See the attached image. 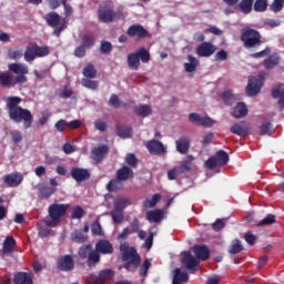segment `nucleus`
Here are the masks:
<instances>
[{
  "label": "nucleus",
  "mask_w": 284,
  "mask_h": 284,
  "mask_svg": "<svg viewBox=\"0 0 284 284\" xmlns=\"http://www.w3.org/2000/svg\"><path fill=\"white\" fill-rule=\"evenodd\" d=\"M9 71L0 72V85L2 88H14V85H23L28 83V77L30 69L28 65L19 62L8 64Z\"/></svg>",
  "instance_id": "obj_1"
},
{
  "label": "nucleus",
  "mask_w": 284,
  "mask_h": 284,
  "mask_svg": "<svg viewBox=\"0 0 284 284\" xmlns=\"http://www.w3.org/2000/svg\"><path fill=\"white\" fill-rule=\"evenodd\" d=\"M4 101L7 103L9 119L13 121V123H23L26 130L32 128V123L34 122L32 112L20 106L23 99L20 97H8Z\"/></svg>",
  "instance_id": "obj_2"
},
{
  "label": "nucleus",
  "mask_w": 284,
  "mask_h": 284,
  "mask_svg": "<svg viewBox=\"0 0 284 284\" xmlns=\"http://www.w3.org/2000/svg\"><path fill=\"white\" fill-rule=\"evenodd\" d=\"M120 252L122 254L123 267L128 272H134L141 265V255L136 252L134 246H130V243L124 242L120 245Z\"/></svg>",
  "instance_id": "obj_3"
},
{
  "label": "nucleus",
  "mask_w": 284,
  "mask_h": 284,
  "mask_svg": "<svg viewBox=\"0 0 284 284\" xmlns=\"http://www.w3.org/2000/svg\"><path fill=\"white\" fill-rule=\"evenodd\" d=\"M152 55L150 51L145 49V47H140L135 50V52L130 53L126 57L128 65L131 70H139L142 63H150Z\"/></svg>",
  "instance_id": "obj_4"
},
{
  "label": "nucleus",
  "mask_w": 284,
  "mask_h": 284,
  "mask_svg": "<svg viewBox=\"0 0 284 284\" xmlns=\"http://www.w3.org/2000/svg\"><path fill=\"white\" fill-rule=\"evenodd\" d=\"M78 256L80 261H87L88 267H97L101 263V255H99L92 247V244H84L79 247Z\"/></svg>",
  "instance_id": "obj_5"
},
{
  "label": "nucleus",
  "mask_w": 284,
  "mask_h": 284,
  "mask_svg": "<svg viewBox=\"0 0 284 284\" xmlns=\"http://www.w3.org/2000/svg\"><path fill=\"white\" fill-rule=\"evenodd\" d=\"M70 207V204H51L49 206V216L51 220L45 221L48 227H57L61 223V217L64 216Z\"/></svg>",
  "instance_id": "obj_6"
},
{
  "label": "nucleus",
  "mask_w": 284,
  "mask_h": 284,
  "mask_svg": "<svg viewBox=\"0 0 284 284\" xmlns=\"http://www.w3.org/2000/svg\"><path fill=\"white\" fill-rule=\"evenodd\" d=\"M241 41L244 43V48H246V50L260 48V45L263 44L261 33L251 28L242 29Z\"/></svg>",
  "instance_id": "obj_7"
},
{
  "label": "nucleus",
  "mask_w": 284,
  "mask_h": 284,
  "mask_svg": "<svg viewBox=\"0 0 284 284\" xmlns=\"http://www.w3.org/2000/svg\"><path fill=\"white\" fill-rule=\"evenodd\" d=\"M123 12H116L110 4H102L98 9V19L102 23H112L119 19H122Z\"/></svg>",
  "instance_id": "obj_8"
},
{
  "label": "nucleus",
  "mask_w": 284,
  "mask_h": 284,
  "mask_svg": "<svg viewBox=\"0 0 284 284\" xmlns=\"http://www.w3.org/2000/svg\"><path fill=\"white\" fill-rule=\"evenodd\" d=\"M230 161V155L227 152L220 150L216 152L215 156H211L205 162V168L207 170H216V168H223V165H227Z\"/></svg>",
  "instance_id": "obj_9"
},
{
  "label": "nucleus",
  "mask_w": 284,
  "mask_h": 284,
  "mask_svg": "<svg viewBox=\"0 0 284 284\" xmlns=\"http://www.w3.org/2000/svg\"><path fill=\"white\" fill-rule=\"evenodd\" d=\"M71 178L73 181H77V183H83L85 181H90V171L88 169L79 168V166H73L71 169Z\"/></svg>",
  "instance_id": "obj_10"
},
{
  "label": "nucleus",
  "mask_w": 284,
  "mask_h": 284,
  "mask_svg": "<svg viewBox=\"0 0 284 284\" xmlns=\"http://www.w3.org/2000/svg\"><path fill=\"white\" fill-rule=\"evenodd\" d=\"M271 97L272 99L277 100V108L280 112H283L284 111V84L280 83L274 85L271 89Z\"/></svg>",
  "instance_id": "obj_11"
},
{
  "label": "nucleus",
  "mask_w": 284,
  "mask_h": 284,
  "mask_svg": "<svg viewBox=\"0 0 284 284\" xmlns=\"http://www.w3.org/2000/svg\"><path fill=\"white\" fill-rule=\"evenodd\" d=\"M217 48L212 42H202L195 50L197 57L207 59L215 54Z\"/></svg>",
  "instance_id": "obj_12"
},
{
  "label": "nucleus",
  "mask_w": 284,
  "mask_h": 284,
  "mask_svg": "<svg viewBox=\"0 0 284 284\" xmlns=\"http://www.w3.org/2000/svg\"><path fill=\"white\" fill-rule=\"evenodd\" d=\"M110 152V146L106 144H101L98 148L91 150V159L97 163H101Z\"/></svg>",
  "instance_id": "obj_13"
},
{
  "label": "nucleus",
  "mask_w": 284,
  "mask_h": 284,
  "mask_svg": "<svg viewBox=\"0 0 284 284\" xmlns=\"http://www.w3.org/2000/svg\"><path fill=\"white\" fill-rule=\"evenodd\" d=\"M146 150H149L150 154H153L154 156H161V154H165V152H168L165 145L158 140H150L146 142Z\"/></svg>",
  "instance_id": "obj_14"
},
{
  "label": "nucleus",
  "mask_w": 284,
  "mask_h": 284,
  "mask_svg": "<svg viewBox=\"0 0 284 284\" xmlns=\"http://www.w3.org/2000/svg\"><path fill=\"white\" fill-rule=\"evenodd\" d=\"M95 252L99 256L114 254V246L108 240H99L95 243Z\"/></svg>",
  "instance_id": "obj_15"
},
{
  "label": "nucleus",
  "mask_w": 284,
  "mask_h": 284,
  "mask_svg": "<svg viewBox=\"0 0 284 284\" xmlns=\"http://www.w3.org/2000/svg\"><path fill=\"white\" fill-rule=\"evenodd\" d=\"M189 121L191 123H196V125H202L203 128H212L214 125V120L210 116H201L199 113H191L189 115Z\"/></svg>",
  "instance_id": "obj_16"
},
{
  "label": "nucleus",
  "mask_w": 284,
  "mask_h": 284,
  "mask_svg": "<svg viewBox=\"0 0 284 284\" xmlns=\"http://www.w3.org/2000/svg\"><path fill=\"white\" fill-rule=\"evenodd\" d=\"M58 267L61 272H72L74 270V258H72V255L67 254L59 257Z\"/></svg>",
  "instance_id": "obj_17"
},
{
  "label": "nucleus",
  "mask_w": 284,
  "mask_h": 284,
  "mask_svg": "<svg viewBox=\"0 0 284 284\" xmlns=\"http://www.w3.org/2000/svg\"><path fill=\"white\" fill-rule=\"evenodd\" d=\"M193 253L197 261H209L210 260V247L205 244H195L193 246Z\"/></svg>",
  "instance_id": "obj_18"
},
{
  "label": "nucleus",
  "mask_w": 284,
  "mask_h": 284,
  "mask_svg": "<svg viewBox=\"0 0 284 284\" xmlns=\"http://www.w3.org/2000/svg\"><path fill=\"white\" fill-rule=\"evenodd\" d=\"M258 92H261V80L255 77H250L246 85V94L248 97H256Z\"/></svg>",
  "instance_id": "obj_19"
},
{
  "label": "nucleus",
  "mask_w": 284,
  "mask_h": 284,
  "mask_svg": "<svg viewBox=\"0 0 284 284\" xmlns=\"http://www.w3.org/2000/svg\"><path fill=\"white\" fill-rule=\"evenodd\" d=\"M182 262L184 263L185 267L189 270L191 274H194L196 270H199V265H201V262L196 260L192 254L185 253Z\"/></svg>",
  "instance_id": "obj_20"
},
{
  "label": "nucleus",
  "mask_w": 284,
  "mask_h": 284,
  "mask_svg": "<svg viewBox=\"0 0 284 284\" xmlns=\"http://www.w3.org/2000/svg\"><path fill=\"white\" fill-rule=\"evenodd\" d=\"M129 37H138V39H145L148 37V30L144 26L133 24L126 30Z\"/></svg>",
  "instance_id": "obj_21"
},
{
  "label": "nucleus",
  "mask_w": 284,
  "mask_h": 284,
  "mask_svg": "<svg viewBox=\"0 0 284 284\" xmlns=\"http://www.w3.org/2000/svg\"><path fill=\"white\" fill-rule=\"evenodd\" d=\"M194 165V155H185L179 166V174H187V172H192V168Z\"/></svg>",
  "instance_id": "obj_22"
},
{
  "label": "nucleus",
  "mask_w": 284,
  "mask_h": 284,
  "mask_svg": "<svg viewBox=\"0 0 284 284\" xmlns=\"http://www.w3.org/2000/svg\"><path fill=\"white\" fill-rule=\"evenodd\" d=\"M187 61L189 62L184 63V71L190 77H194V74H196V68L201 65V62L194 55H187Z\"/></svg>",
  "instance_id": "obj_23"
},
{
  "label": "nucleus",
  "mask_w": 284,
  "mask_h": 284,
  "mask_svg": "<svg viewBox=\"0 0 284 284\" xmlns=\"http://www.w3.org/2000/svg\"><path fill=\"white\" fill-rule=\"evenodd\" d=\"M22 181L23 175L19 173H11L4 176V185H7V187H18V185H21Z\"/></svg>",
  "instance_id": "obj_24"
},
{
  "label": "nucleus",
  "mask_w": 284,
  "mask_h": 284,
  "mask_svg": "<svg viewBox=\"0 0 284 284\" xmlns=\"http://www.w3.org/2000/svg\"><path fill=\"white\" fill-rule=\"evenodd\" d=\"M44 21H47V24L50 28H58V26H61V22L63 21L59 13L51 11L44 16Z\"/></svg>",
  "instance_id": "obj_25"
},
{
  "label": "nucleus",
  "mask_w": 284,
  "mask_h": 284,
  "mask_svg": "<svg viewBox=\"0 0 284 284\" xmlns=\"http://www.w3.org/2000/svg\"><path fill=\"white\" fill-rule=\"evenodd\" d=\"M230 132H232V134H236L237 136L245 138L247 134H250V128L244 122L235 123L230 128Z\"/></svg>",
  "instance_id": "obj_26"
},
{
  "label": "nucleus",
  "mask_w": 284,
  "mask_h": 284,
  "mask_svg": "<svg viewBox=\"0 0 284 284\" xmlns=\"http://www.w3.org/2000/svg\"><path fill=\"white\" fill-rule=\"evenodd\" d=\"M116 178L122 182L134 179V171L130 166L124 165L116 171Z\"/></svg>",
  "instance_id": "obj_27"
},
{
  "label": "nucleus",
  "mask_w": 284,
  "mask_h": 284,
  "mask_svg": "<svg viewBox=\"0 0 284 284\" xmlns=\"http://www.w3.org/2000/svg\"><path fill=\"white\" fill-rule=\"evenodd\" d=\"M54 192H57V187H51L47 183H42L38 186V195L40 199H50Z\"/></svg>",
  "instance_id": "obj_28"
},
{
  "label": "nucleus",
  "mask_w": 284,
  "mask_h": 284,
  "mask_svg": "<svg viewBox=\"0 0 284 284\" xmlns=\"http://www.w3.org/2000/svg\"><path fill=\"white\" fill-rule=\"evenodd\" d=\"M280 63L281 57H278L276 53H273L263 61V67L265 70H274V68L278 67Z\"/></svg>",
  "instance_id": "obj_29"
},
{
  "label": "nucleus",
  "mask_w": 284,
  "mask_h": 284,
  "mask_svg": "<svg viewBox=\"0 0 284 284\" xmlns=\"http://www.w3.org/2000/svg\"><path fill=\"white\" fill-rule=\"evenodd\" d=\"M32 274L27 272H18L13 277L14 284H33Z\"/></svg>",
  "instance_id": "obj_30"
},
{
  "label": "nucleus",
  "mask_w": 284,
  "mask_h": 284,
  "mask_svg": "<svg viewBox=\"0 0 284 284\" xmlns=\"http://www.w3.org/2000/svg\"><path fill=\"white\" fill-rule=\"evenodd\" d=\"M231 115L234 119H244V116H247V105H245L244 102H239L233 109Z\"/></svg>",
  "instance_id": "obj_31"
},
{
  "label": "nucleus",
  "mask_w": 284,
  "mask_h": 284,
  "mask_svg": "<svg viewBox=\"0 0 284 284\" xmlns=\"http://www.w3.org/2000/svg\"><path fill=\"white\" fill-rule=\"evenodd\" d=\"M163 210L161 209H155L153 211H148L146 212V221L150 223H161L163 221Z\"/></svg>",
  "instance_id": "obj_32"
},
{
  "label": "nucleus",
  "mask_w": 284,
  "mask_h": 284,
  "mask_svg": "<svg viewBox=\"0 0 284 284\" xmlns=\"http://www.w3.org/2000/svg\"><path fill=\"white\" fill-rule=\"evenodd\" d=\"M14 247H17V240L12 236H7L2 246V254H12Z\"/></svg>",
  "instance_id": "obj_33"
},
{
  "label": "nucleus",
  "mask_w": 284,
  "mask_h": 284,
  "mask_svg": "<svg viewBox=\"0 0 284 284\" xmlns=\"http://www.w3.org/2000/svg\"><path fill=\"white\" fill-rule=\"evenodd\" d=\"M192 148V140L187 136H182L179 139V153L187 154Z\"/></svg>",
  "instance_id": "obj_34"
},
{
  "label": "nucleus",
  "mask_w": 284,
  "mask_h": 284,
  "mask_svg": "<svg viewBox=\"0 0 284 284\" xmlns=\"http://www.w3.org/2000/svg\"><path fill=\"white\" fill-rule=\"evenodd\" d=\"M237 8L242 14H250L254 10V0H241Z\"/></svg>",
  "instance_id": "obj_35"
},
{
  "label": "nucleus",
  "mask_w": 284,
  "mask_h": 284,
  "mask_svg": "<svg viewBox=\"0 0 284 284\" xmlns=\"http://www.w3.org/2000/svg\"><path fill=\"white\" fill-rule=\"evenodd\" d=\"M71 241L78 245H83L88 241V235L83 234V231H74L71 233Z\"/></svg>",
  "instance_id": "obj_36"
},
{
  "label": "nucleus",
  "mask_w": 284,
  "mask_h": 284,
  "mask_svg": "<svg viewBox=\"0 0 284 284\" xmlns=\"http://www.w3.org/2000/svg\"><path fill=\"white\" fill-rule=\"evenodd\" d=\"M94 43H97V38L92 33H85L82 36V45L90 50V48H94Z\"/></svg>",
  "instance_id": "obj_37"
},
{
  "label": "nucleus",
  "mask_w": 284,
  "mask_h": 284,
  "mask_svg": "<svg viewBox=\"0 0 284 284\" xmlns=\"http://www.w3.org/2000/svg\"><path fill=\"white\" fill-rule=\"evenodd\" d=\"M135 114L145 119L152 114V106L150 104H142L135 109Z\"/></svg>",
  "instance_id": "obj_38"
},
{
  "label": "nucleus",
  "mask_w": 284,
  "mask_h": 284,
  "mask_svg": "<svg viewBox=\"0 0 284 284\" xmlns=\"http://www.w3.org/2000/svg\"><path fill=\"white\" fill-rule=\"evenodd\" d=\"M122 187L123 182L119 180V178L110 180L106 184L108 192H119V190H121Z\"/></svg>",
  "instance_id": "obj_39"
},
{
  "label": "nucleus",
  "mask_w": 284,
  "mask_h": 284,
  "mask_svg": "<svg viewBox=\"0 0 284 284\" xmlns=\"http://www.w3.org/2000/svg\"><path fill=\"white\" fill-rule=\"evenodd\" d=\"M82 74L84 79H97V69L94 68V64L89 63L87 67H84Z\"/></svg>",
  "instance_id": "obj_40"
},
{
  "label": "nucleus",
  "mask_w": 284,
  "mask_h": 284,
  "mask_svg": "<svg viewBox=\"0 0 284 284\" xmlns=\"http://www.w3.org/2000/svg\"><path fill=\"white\" fill-rule=\"evenodd\" d=\"M244 247L243 244L241 243V240L235 239L232 241V244L229 248V253L230 254H241V252H243Z\"/></svg>",
  "instance_id": "obj_41"
},
{
  "label": "nucleus",
  "mask_w": 284,
  "mask_h": 284,
  "mask_svg": "<svg viewBox=\"0 0 284 284\" xmlns=\"http://www.w3.org/2000/svg\"><path fill=\"white\" fill-rule=\"evenodd\" d=\"M98 278L100 283H105V281L114 278V272L111 268L102 270L100 271Z\"/></svg>",
  "instance_id": "obj_42"
},
{
  "label": "nucleus",
  "mask_w": 284,
  "mask_h": 284,
  "mask_svg": "<svg viewBox=\"0 0 284 284\" xmlns=\"http://www.w3.org/2000/svg\"><path fill=\"white\" fill-rule=\"evenodd\" d=\"M81 85L88 90H99V81L92 80L90 78H83L81 80Z\"/></svg>",
  "instance_id": "obj_43"
},
{
  "label": "nucleus",
  "mask_w": 284,
  "mask_h": 284,
  "mask_svg": "<svg viewBox=\"0 0 284 284\" xmlns=\"http://www.w3.org/2000/svg\"><path fill=\"white\" fill-rule=\"evenodd\" d=\"M116 134L121 139H130L132 138V128L130 126H118Z\"/></svg>",
  "instance_id": "obj_44"
},
{
  "label": "nucleus",
  "mask_w": 284,
  "mask_h": 284,
  "mask_svg": "<svg viewBox=\"0 0 284 284\" xmlns=\"http://www.w3.org/2000/svg\"><path fill=\"white\" fill-rule=\"evenodd\" d=\"M33 48H34V53H36L37 58H43V57H48V54H50V49L48 48V45L39 47V45L34 44Z\"/></svg>",
  "instance_id": "obj_45"
},
{
  "label": "nucleus",
  "mask_w": 284,
  "mask_h": 284,
  "mask_svg": "<svg viewBox=\"0 0 284 284\" xmlns=\"http://www.w3.org/2000/svg\"><path fill=\"white\" fill-rule=\"evenodd\" d=\"M253 10L255 12H265L267 10V0H255L253 2Z\"/></svg>",
  "instance_id": "obj_46"
},
{
  "label": "nucleus",
  "mask_w": 284,
  "mask_h": 284,
  "mask_svg": "<svg viewBox=\"0 0 284 284\" xmlns=\"http://www.w3.org/2000/svg\"><path fill=\"white\" fill-rule=\"evenodd\" d=\"M161 201V194L155 193L151 200H145L143 203L144 207H156V203Z\"/></svg>",
  "instance_id": "obj_47"
},
{
  "label": "nucleus",
  "mask_w": 284,
  "mask_h": 284,
  "mask_svg": "<svg viewBox=\"0 0 284 284\" xmlns=\"http://www.w3.org/2000/svg\"><path fill=\"white\" fill-rule=\"evenodd\" d=\"M7 57L11 61H19V59H21L23 57V52L21 50L9 49L7 51Z\"/></svg>",
  "instance_id": "obj_48"
},
{
  "label": "nucleus",
  "mask_w": 284,
  "mask_h": 284,
  "mask_svg": "<svg viewBox=\"0 0 284 284\" xmlns=\"http://www.w3.org/2000/svg\"><path fill=\"white\" fill-rule=\"evenodd\" d=\"M37 59V54L34 53V45L27 47V50L24 52V61L28 63L34 61Z\"/></svg>",
  "instance_id": "obj_49"
},
{
  "label": "nucleus",
  "mask_w": 284,
  "mask_h": 284,
  "mask_svg": "<svg viewBox=\"0 0 284 284\" xmlns=\"http://www.w3.org/2000/svg\"><path fill=\"white\" fill-rule=\"evenodd\" d=\"M126 205H130V200L123 199V197L119 199L114 203V210L123 212V210H125Z\"/></svg>",
  "instance_id": "obj_50"
},
{
  "label": "nucleus",
  "mask_w": 284,
  "mask_h": 284,
  "mask_svg": "<svg viewBox=\"0 0 284 284\" xmlns=\"http://www.w3.org/2000/svg\"><path fill=\"white\" fill-rule=\"evenodd\" d=\"M273 223H276V215L270 213L258 222V226L261 227L263 225H273Z\"/></svg>",
  "instance_id": "obj_51"
},
{
  "label": "nucleus",
  "mask_w": 284,
  "mask_h": 284,
  "mask_svg": "<svg viewBox=\"0 0 284 284\" xmlns=\"http://www.w3.org/2000/svg\"><path fill=\"white\" fill-rule=\"evenodd\" d=\"M111 217L113 219V223H123V211H119L116 209H113L110 213Z\"/></svg>",
  "instance_id": "obj_52"
},
{
  "label": "nucleus",
  "mask_w": 284,
  "mask_h": 284,
  "mask_svg": "<svg viewBox=\"0 0 284 284\" xmlns=\"http://www.w3.org/2000/svg\"><path fill=\"white\" fill-rule=\"evenodd\" d=\"M222 99L226 105H233L235 98L232 91H224L222 94Z\"/></svg>",
  "instance_id": "obj_53"
},
{
  "label": "nucleus",
  "mask_w": 284,
  "mask_h": 284,
  "mask_svg": "<svg viewBox=\"0 0 284 284\" xmlns=\"http://www.w3.org/2000/svg\"><path fill=\"white\" fill-rule=\"evenodd\" d=\"M125 163H128V165H131V168H136V165H139V159H136V155H134V153H129L125 156Z\"/></svg>",
  "instance_id": "obj_54"
},
{
  "label": "nucleus",
  "mask_w": 284,
  "mask_h": 284,
  "mask_svg": "<svg viewBox=\"0 0 284 284\" xmlns=\"http://www.w3.org/2000/svg\"><path fill=\"white\" fill-rule=\"evenodd\" d=\"M82 216H85V210L81 206H75L71 213V219L81 220Z\"/></svg>",
  "instance_id": "obj_55"
},
{
  "label": "nucleus",
  "mask_w": 284,
  "mask_h": 284,
  "mask_svg": "<svg viewBox=\"0 0 284 284\" xmlns=\"http://www.w3.org/2000/svg\"><path fill=\"white\" fill-rule=\"evenodd\" d=\"M94 128L99 132H105V130H108V122H105L103 119H98L94 121Z\"/></svg>",
  "instance_id": "obj_56"
},
{
  "label": "nucleus",
  "mask_w": 284,
  "mask_h": 284,
  "mask_svg": "<svg viewBox=\"0 0 284 284\" xmlns=\"http://www.w3.org/2000/svg\"><path fill=\"white\" fill-rule=\"evenodd\" d=\"M100 52L101 54H110V52H112V43H110V41H102Z\"/></svg>",
  "instance_id": "obj_57"
},
{
  "label": "nucleus",
  "mask_w": 284,
  "mask_h": 284,
  "mask_svg": "<svg viewBox=\"0 0 284 284\" xmlns=\"http://www.w3.org/2000/svg\"><path fill=\"white\" fill-rule=\"evenodd\" d=\"M152 267V262L150 260H144L140 267V276H148V270Z\"/></svg>",
  "instance_id": "obj_58"
},
{
  "label": "nucleus",
  "mask_w": 284,
  "mask_h": 284,
  "mask_svg": "<svg viewBox=\"0 0 284 284\" xmlns=\"http://www.w3.org/2000/svg\"><path fill=\"white\" fill-rule=\"evenodd\" d=\"M11 141L13 143H21L23 141V134H21V131L14 130L10 132Z\"/></svg>",
  "instance_id": "obj_59"
},
{
  "label": "nucleus",
  "mask_w": 284,
  "mask_h": 284,
  "mask_svg": "<svg viewBox=\"0 0 284 284\" xmlns=\"http://www.w3.org/2000/svg\"><path fill=\"white\" fill-rule=\"evenodd\" d=\"M91 232H92L93 236H101V234H102V229H101V223H99V221H95V222L91 225Z\"/></svg>",
  "instance_id": "obj_60"
},
{
  "label": "nucleus",
  "mask_w": 284,
  "mask_h": 284,
  "mask_svg": "<svg viewBox=\"0 0 284 284\" xmlns=\"http://www.w3.org/2000/svg\"><path fill=\"white\" fill-rule=\"evenodd\" d=\"M109 105H112L113 108H121V100L119 99V95L111 94L109 99Z\"/></svg>",
  "instance_id": "obj_61"
},
{
  "label": "nucleus",
  "mask_w": 284,
  "mask_h": 284,
  "mask_svg": "<svg viewBox=\"0 0 284 284\" xmlns=\"http://www.w3.org/2000/svg\"><path fill=\"white\" fill-rule=\"evenodd\" d=\"M129 230L131 234H136L141 230V223L139 222V219L133 220V222L130 224Z\"/></svg>",
  "instance_id": "obj_62"
},
{
  "label": "nucleus",
  "mask_w": 284,
  "mask_h": 284,
  "mask_svg": "<svg viewBox=\"0 0 284 284\" xmlns=\"http://www.w3.org/2000/svg\"><path fill=\"white\" fill-rule=\"evenodd\" d=\"M54 128L57 132H65V128H68V121L65 120H59L55 124Z\"/></svg>",
  "instance_id": "obj_63"
},
{
  "label": "nucleus",
  "mask_w": 284,
  "mask_h": 284,
  "mask_svg": "<svg viewBox=\"0 0 284 284\" xmlns=\"http://www.w3.org/2000/svg\"><path fill=\"white\" fill-rule=\"evenodd\" d=\"M87 284H105L103 282L99 281V276L94 275V274H89L87 280H85Z\"/></svg>",
  "instance_id": "obj_64"
}]
</instances>
